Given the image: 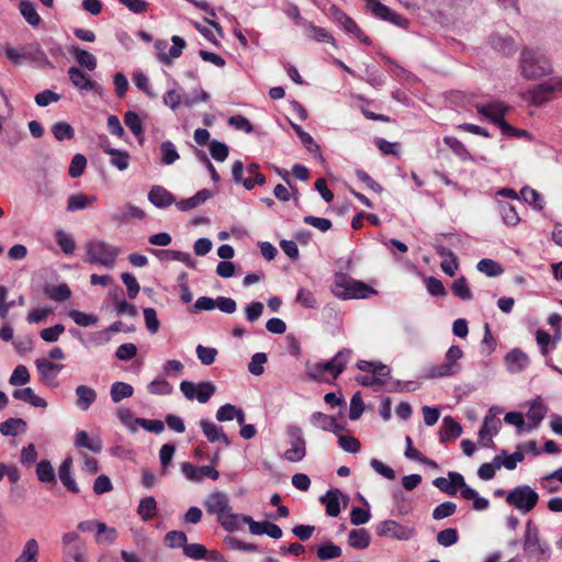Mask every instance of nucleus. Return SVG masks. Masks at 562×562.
Wrapping results in <instances>:
<instances>
[{
	"mask_svg": "<svg viewBox=\"0 0 562 562\" xmlns=\"http://www.w3.org/2000/svg\"><path fill=\"white\" fill-rule=\"evenodd\" d=\"M520 75L528 80H536L552 71L547 56L538 48L525 47L519 56Z\"/></svg>",
	"mask_w": 562,
	"mask_h": 562,
	"instance_id": "nucleus-1",
	"label": "nucleus"
},
{
	"mask_svg": "<svg viewBox=\"0 0 562 562\" xmlns=\"http://www.w3.org/2000/svg\"><path fill=\"white\" fill-rule=\"evenodd\" d=\"M331 291L336 297L341 300L368 299L376 293L370 285L342 272L335 274Z\"/></svg>",
	"mask_w": 562,
	"mask_h": 562,
	"instance_id": "nucleus-2",
	"label": "nucleus"
},
{
	"mask_svg": "<svg viewBox=\"0 0 562 562\" xmlns=\"http://www.w3.org/2000/svg\"><path fill=\"white\" fill-rule=\"evenodd\" d=\"M524 552L528 562H549L551 558L550 546L541 539L539 529L532 520L526 524Z\"/></svg>",
	"mask_w": 562,
	"mask_h": 562,
	"instance_id": "nucleus-3",
	"label": "nucleus"
},
{
	"mask_svg": "<svg viewBox=\"0 0 562 562\" xmlns=\"http://www.w3.org/2000/svg\"><path fill=\"white\" fill-rule=\"evenodd\" d=\"M351 357V350L344 348L339 350L334 358L325 362H316L310 369V376L314 380H323L325 373H329L334 379L345 370Z\"/></svg>",
	"mask_w": 562,
	"mask_h": 562,
	"instance_id": "nucleus-4",
	"label": "nucleus"
},
{
	"mask_svg": "<svg viewBox=\"0 0 562 562\" xmlns=\"http://www.w3.org/2000/svg\"><path fill=\"white\" fill-rule=\"evenodd\" d=\"M539 499L538 493L529 485H518L506 495V503L522 514L531 512Z\"/></svg>",
	"mask_w": 562,
	"mask_h": 562,
	"instance_id": "nucleus-5",
	"label": "nucleus"
},
{
	"mask_svg": "<svg viewBox=\"0 0 562 562\" xmlns=\"http://www.w3.org/2000/svg\"><path fill=\"white\" fill-rule=\"evenodd\" d=\"M120 250L102 240H92L87 245L88 261L108 268L114 266Z\"/></svg>",
	"mask_w": 562,
	"mask_h": 562,
	"instance_id": "nucleus-6",
	"label": "nucleus"
},
{
	"mask_svg": "<svg viewBox=\"0 0 562 562\" xmlns=\"http://www.w3.org/2000/svg\"><path fill=\"white\" fill-rule=\"evenodd\" d=\"M87 543L76 531H68L61 536V561H76L88 559Z\"/></svg>",
	"mask_w": 562,
	"mask_h": 562,
	"instance_id": "nucleus-7",
	"label": "nucleus"
},
{
	"mask_svg": "<svg viewBox=\"0 0 562 562\" xmlns=\"http://www.w3.org/2000/svg\"><path fill=\"white\" fill-rule=\"evenodd\" d=\"M286 435L291 447L284 452V458L290 462H299L303 460L306 454V442L301 427L296 425L288 426Z\"/></svg>",
	"mask_w": 562,
	"mask_h": 562,
	"instance_id": "nucleus-8",
	"label": "nucleus"
},
{
	"mask_svg": "<svg viewBox=\"0 0 562 562\" xmlns=\"http://www.w3.org/2000/svg\"><path fill=\"white\" fill-rule=\"evenodd\" d=\"M376 535L380 537H389L397 540H409L415 536L413 527L403 526L400 522L389 519L382 521L376 527Z\"/></svg>",
	"mask_w": 562,
	"mask_h": 562,
	"instance_id": "nucleus-9",
	"label": "nucleus"
},
{
	"mask_svg": "<svg viewBox=\"0 0 562 562\" xmlns=\"http://www.w3.org/2000/svg\"><path fill=\"white\" fill-rule=\"evenodd\" d=\"M555 92H562V77H552L529 91L535 104H543Z\"/></svg>",
	"mask_w": 562,
	"mask_h": 562,
	"instance_id": "nucleus-10",
	"label": "nucleus"
},
{
	"mask_svg": "<svg viewBox=\"0 0 562 562\" xmlns=\"http://www.w3.org/2000/svg\"><path fill=\"white\" fill-rule=\"evenodd\" d=\"M475 109L479 114L496 125L505 117L509 106L502 101H492L488 103H477L475 104Z\"/></svg>",
	"mask_w": 562,
	"mask_h": 562,
	"instance_id": "nucleus-11",
	"label": "nucleus"
},
{
	"mask_svg": "<svg viewBox=\"0 0 562 562\" xmlns=\"http://www.w3.org/2000/svg\"><path fill=\"white\" fill-rule=\"evenodd\" d=\"M205 508L209 514L216 515L217 520L232 510L229 498L224 492L212 493L205 501Z\"/></svg>",
	"mask_w": 562,
	"mask_h": 562,
	"instance_id": "nucleus-12",
	"label": "nucleus"
},
{
	"mask_svg": "<svg viewBox=\"0 0 562 562\" xmlns=\"http://www.w3.org/2000/svg\"><path fill=\"white\" fill-rule=\"evenodd\" d=\"M504 362L508 372L516 374L528 368L530 359L520 348H514L506 353Z\"/></svg>",
	"mask_w": 562,
	"mask_h": 562,
	"instance_id": "nucleus-13",
	"label": "nucleus"
},
{
	"mask_svg": "<svg viewBox=\"0 0 562 562\" xmlns=\"http://www.w3.org/2000/svg\"><path fill=\"white\" fill-rule=\"evenodd\" d=\"M68 77L70 82L81 91L101 92V86L75 66L68 69Z\"/></svg>",
	"mask_w": 562,
	"mask_h": 562,
	"instance_id": "nucleus-14",
	"label": "nucleus"
},
{
	"mask_svg": "<svg viewBox=\"0 0 562 562\" xmlns=\"http://www.w3.org/2000/svg\"><path fill=\"white\" fill-rule=\"evenodd\" d=\"M340 497L344 498V504L347 505L348 496L344 495L338 488H331L321 496L319 502L325 505L328 516L337 517L340 514Z\"/></svg>",
	"mask_w": 562,
	"mask_h": 562,
	"instance_id": "nucleus-15",
	"label": "nucleus"
},
{
	"mask_svg": "<svg viewBox=\"0 0 562 562\" xmlns=\"http://www.w3.org/2000/svg\"><path fill=\"white\" fill-rule=\"evenodd\" d=\"M357 368L361 371L372 373L374 378H379L376 382L378 386H382L385 384V378H387L391 372L390 368L383 363H376L366 360L358 361Z\"/></svg>",
	"mask_w": 562,
	"mask_h": 562,
	"instance_id": "nucleus-16",
	"label": "nucleus"
},
{
	"mask_svg": "<svg viewBox=\"0 0 562 562\" xmlns=\"http://www.w3.org/2000/svg\"><path fill=\"white\" fill-rule=\"evenodd\" d=\"M492 48L504 56H510L517 50L515 40L509 35L493 34L490 37Z\"/></svg>",
	"mask_w": 562,
	"mask_h": 562,
	"instance_id": "nucleus-17",
	"label": "nucleus"
},
{
	"mask_svg": "<svg viewBox=\"0 0 562 562\" xmlns=\"http://www.w3.org/2000/svg\"><path fill=\"white\" fill-rule=\"evenodd\" d=\"M200 427L202 429L203 435L210 442L214 443L217 441H223L226 446L231 445V440L228 439L227 435L223 431V428L217 426L216 424L207 419H201Z\"/></svg>",
	"mask_w": 562,
	"mask_h": 562,
	"instance_id": "nucleus-18",
	"label": "nucleus"
},
{
	"mask_svg": "<svg viewBox=\"0 0 562 562\" xmlns=\"http://www.w3.org/2000/svg\"><path fill=\"white\" fill-rule=\"evenodd\" d=\"M148 200L159 209L168 207L176 203L175 195L161 186H154L150 189Z\"/></svg>",
	"mask_w": 562,
	"mask_h": 562,
	"instance_id": "nucleus-19",
	"label": "nucleus"
},
{
	"mask_svg": "<svg viewBox=\"0 0 562 562\" xmlns=\"http://www.w3.org/2000/svg\"><path fill=\"white\" fill-rule=\"evenodd\" d=\"M76 394V406L82 411H88L97 400V392L91 386L81 384L75 390Z\"/></svg>",
	"mask_w": 562,
	"mask_h": 562,
	"instance_id": "nucleus-20",
	"label": "nucleus"
},
{
	"mask_svg": "<svg viewBox=\"0 0 562 562\" xmlns=\"http://www.w3.org/2000/svg\"><path fill=\"white\" fill-rule=\"evenodd\" d=\"M22 56L24 60H32L44 66L53 67L47 58L46 53L38 43H30L22 47Z\"/></svg>",
	"mask_w": 562,
	"mask_h": 562,
	"instance_id": "nucleus-21",
	"label": "nucleus"
},
{
	"mask_svg": "<svg viewBox=\"0 0 562 562\" xmlns=\"http://www.w3.org/2000/svg\"><path fill=\"white\" fill-rule=\"evenodd\" d=\"M213 196V193L209 189H202L198 191L193 196L183 199L180 201H176V206L181 212H187L189 210H193L198 207L199 205L203 204L205 201L211 199Z\"/></svg>",
	"mask_w": 562,
	"mask_h": 562,
	"instance_id": "nucleus-22",
	"label": "nucleus"
},
{
	"mask_svg": "<svg viewBox=\"0 0 562 562\" xmlns=\"http://www.w3.org/2000/svg\"><path fill=\"white\" fill-rule=\"evenodd\" d=\"M75 446L85 448L93 453H100L103 448L102 440L99 437H90L86 430H78L75 437Z\"/></svg>",
	"mask_w": 562,
	"mask_h": 562,
	"instance_id": "nucleus-23",
	"label": "nucleus"
},
{
	"mask_svg": "<svg viewBox=\"0 0 562 562\" xmlns=\"http://www.w3.org/2000/svg\"><path fill=\"white\" fill-rule=\"evenodd\" d=\"M499 424V419H497L493 414H488L484 417L483 425L479 430V437L481 441L485 438L487 439V442L484 443L485 447L493 445L492 437L498 432Z\"/></svg>",
	"mask_w": 562,
	"mask_h": 562,
	"instance_id": "nucleus-24",
	"label": "nucleus"
},
{
	"mask_svg": "<svg viewBox=\"0 0 562 562\" xmlns=\"http://www.w3.org/2000/svg\"><path fill=\"white\" fill-rule=\"evenodd\" d=\"M72 459L66 458L58 469V476L63 485L71 493H79V487L71 474Z\"/></svg>",
	"mask_w": 562,
	"mask_h": 562,
	"instance_id": "nucleus-25",
	"label": "nucleus"
},
{
	"mask_svg": "<svg viewBox=\"0 0 562 562\" xmlns=\"http://www.w3.org/2000/svg\"><path fill=\"white\" fill-rule=\"evenodd\" d=\"M462 434L461 425L456 422L452 417L446 416L442 420V427L440 428L439 436L440 442H447L452 439L459 438Z\"/></svg>",
	"mask_w": 562,
	"mask_h": 562,
	"instance_id": "nucleus-26",
	"label": "nucleus"
},
{
	"mask_svg": "<svg viewBox=\"0 0 562 562\" xmlns=\"http://www.w3.org/2000/svg\"><path fill=\"white\" fill-rule=\"evenodd\" d=\"M12 396L15 400L25 402L31 404L34 407H41L45 408L47 407V402L43 397L36 395L32 387H23V389H16L13 391Z\"/></svg>",
	"mask_w": 562,
	"mask_h": 562,
	"instance_id": "nucleus-27",
	"label": "nucleus"
},
{
	"mask_svg": "<svg viewBox=\"0 0 562 562\" xmlns=\"http://www.w3.org/2000/svg\"><path fill=\"white\" fill-rule=\"evenodd\" d=\"M35 364L43 381L55 380L63 369L61 364L54 363L47 359H36Z\"/></svg>",
	"mask_w": 562,
	"mask_h": 562,
	"instance_id": "nucleus-28",
	"label": "nucleus"
},
{
	"mask_svg": "<svg viewBox=\"0 0 562 562\" xmlns=\"http://www.w3.org/2000/svg\"><path fill=\"white\" fill-rule=\"evenodd\" d=\"M172 45L169 48L168 53L159 54L158 58L161 63L166 65H171L172 59L179 58L182 55L183 48L186 47V41L178 35H173L171 37Z\"/></svg>",
	"mask_w": 562,
	"mask_h": 562,
	"instance_id": "nucleus-29",
	"label": "nucleus"
},
{
	"mask_svg": "<svg viewBox=\"0 0 562 562\" xmlns=\"http://www.w3.org/2000/svg\"><path fill=\"white\" fill-rule=\"evenodd\" d=\"M461 371V366H451L447 361L434 364L428 368L426 376L429 379H438V378H446V376H452L458 374Z\"/></svg>",
	"mask_w": 562,
	"mask_h": 562,
	"instance_id": "nucleus-30",
	"label": "nucleus"
},
{
	"mask_svg": "<svg viewBox=\"0 0 562 562\" xmlns=\"http://www.w3.org/2000/svg\"><path fill=\"white\" fill-rule=\"evenodd\" d=\"M103 151L111 156L110 164L120 171H124L130 166V155L125 150L116 149L111 146H103Z\"/></svg>",
	"mask_w": 562,
	"mask_h": 562,
	"instance_id": "nucleus-31",
	"label": "nucleus"
},
{
	"mask_svg": "<svg viewBox=\"0 0 562 562\" xmlns=\"http://www.w3.org/2000/svg\"><path fill=\"white\" fill-rule=\"evenodd\" d=\"M305 33L310 40L322 43L327 42L336 46V40L334 36L324 27L314 25L311 22L305 23Z\"/></svg>",
	"mask_w": 562,
	"mask_h": 562,
	"instance_id": "nucleus-32",
	"label": "nucleus"
},
{
	"mask_svg": "<svg viewBox=\"0 0 562 562\" xmlns=\"http://www.w3.org/2000/svg\"><path fill=\"white\" fill-rule=\"evenodd\" d=\"M370 533L367 529L359 528L352 529L348 535V543L351 548L357 550L367 549L370 544Z\"/></svg>",
	"mask_w": 562,
	"mask_h": 562,
	"instance_id": "nucleus-33",
	"label": "nucleus"
},
{
	"mask_svg": "<svg viewBox=\"0 0 562 562\" xmlns=\"http://www.w3.org/2000/svg\"><path fill=\"white\" fill-rule=\"evenodd\" d=\"M95 201V195H87L85 193L71 194L67 200L66 209L68 212L85 210Z\"/></svg>",
	"mask_w": 562,
	"mask_h": 562,
	"instance_id": "nucleus-34",
	"label": "nucleus"
},
{
	"mask_svg": "<svg viewBox=\"0 0 562 562\" xmlns=\"http://www.w3.org/2000/svg\"><path fill=\"white\" fill-rule=\"evenodd\" d=\"M330 12L333 20L338 23L347 33L353 34L355 32H359V26L357 23L342 10L334 5L330 8Z\"/></svg>",
	"mask_w": 562,
	"mask_h": 562,
	"instance_id": "nucleus-35",
	"label": "nucleus"
},
{
	"mask_svg": "<svg viewBox=\"0 0 562 562\" xmlns=\"http://www.w3.org/2000/svg\"><path fill=\"white\" fill-rule=\"evenodd\" d=\"M26 430V422L22 418H9L0 424V432L3 436L15 437Z\"/></svg>",
	"mask_w": 562,
	"mask_h": 562,
	"instance_id": "nucleus-36",
	"label": "nucleus"
},
{
	"mask_svg": "<svg viewBox=\"0 0 562 562\" xmlns=\"http://www.w3.org/2000/svg\"><path fill=\"white\" fill-rule=\"evenodd\" d=\"M145 217V212L136 205L125 204L122 209L117 210L112 218L117 222H125L131 218L143 220Z\"/></svg>",
	"mask_w": 562,
	"mask_h": 562,
	"instance_id": "nucleus-37",
	"label": "nucleus"
},
{
	"mask_svg": "<svg viewBox=\"0 0 562 562\" xmlns=\"http://www.w3.org/2000/svg\"><path fill=\"white\" fill-rule=\"evenodd\" d=\"M19 10L24 20L33 27H36L41 23V16L38 15L35 5L30 0H21L19 3Z\"/></svg>",
	"mask_w": 562,
	"mask_h": 562,
	"instance_id": "nucleus-38",
	"label": "nucleus"
},
{
	"mask_svg": "<svg viewBox=\"0 0 562 562\" xmlns=\"http://www.w3.org/2000/svg\"><path fill=\"white\" fill-rule=\"evenodd\" d=\"M137 514L144 521L153 519L157 514V502L154 496H147L140 499Z\"/></svg>",
	"mask_w": 562,
	"mask_h": 562,
	"instance_id": "nucleus-39",
	"label": "nucleus"
},
{
	"mask_svg": "<svg viewBox=\"0 0 562 562\" xmlns=\"http://www.w3.org/2000/svg\"><path fill=\"white\" fill-rule=\"evenodd\" d=\"M247 172L249 177L243 181V186L246 190H252L256 184L263 186L266 183V177L259 172V166L255 162L247 166Z\"/></svg>",
	"mask_w": 562,
	"mask_h": 562,
	"instance_id": "nucleus-40",
	"label": "nucleus"
},
{
	"mask_svg": "<svg viewBox=\"0 0 562 562\" xmlns=\"http://www.w3.org/2000/svg\"><path fill=\"white\" fill-rule=\"evenodd\" d=\"M443 143L452 150V153L458 156L461 160H473L472 155L467 149L461 140L453 136H445Z\"/></svg>",
	"mask_w": 562,
	"mask_h": 562,
	"instance_id": "nucleus-41",
	"label": "nucleus"
},
{
	"mask_svg": "<svg viewBox=\"0 0 562 562\" xmlns=\"http://www.w3.org/2000/svg\"><path fill=\"white\" fill-rule=\"evenodd\" d=\"M71 53L75 56L77 63L81 67H83L90 71H92L97 68V58L88 50H85V49L76 46V47H72Z\"/></svg>",
	"mask_w": 562,
	"mask_h": 562,
	"instance_id": "nucleus-42",
	"label": "nucleus"
},
{
	"mask_svg": "<svg viewBox=\"0 0 562 562\" xmlns=\"http://www.w3.org/2000/svg\"><path fill=\"white\" fill-rule=\"evenodd\" d=\"M133 393V386L125 382H114L110 389L111 400L114 403H119L124 398L131 397Z\"/></svg>",
	"mask_w": 562,
	"mask_h": 562,
	"instance_id": "nucleus-43",
	"label": "nucleus"
},
{
	"mask_svg": "<svg viewBox=\"0 0 562 562\" xmlns=\"http://www.w3.org/2000/svg\"><path fill=\"white\" fill-rule=\"evenodd\" d=\"M40 553L38 543L35 539H29L15 562H37Z\"/></svg>",
	"mask_w": 562,
	"mask_h": 562,
	"instance_id": "nucleus-44",
	"label": "nucleus"
},
{
	"mask_svg": "<svg viewBox=\"0 0 562 562\" xmlns=\"http://www.w3.org/2000/svg\"><path fill=\"white\" fill-rule=\"evenodd\" d=\"M499 214L504 223L508 226H515L519 223L520 217L516 207L507 202H498Z\"/></svg>",
	"mask_w": 562,
	"mask_h": 562,
	"instance_id": "nucleus-45",
	"label": "nucleus"
},
{
	"mask_svg": "<svg viewBox=\"0 0 562 562\" xmlns=\"http://www.w3.org/2000/svg\"><path fill=\"white\" fill-rule=\"evenodd\" d=\"M476 268L481 273L490 278L498 277L504 272L503 267L497 261L487 258L481 259Z\"/></svg>",
	"mask_w": 562,
	"mask_h": 562,
	"instance_id": "nucleus-46",
	"label": "nucleus"
},
{
	"mask_svg": "<svg viewBox=\"0 0 562 562\" xmlns=\"http://www.w3.org/2000/svg\"><path fill=\"white\" fill-rule=\"evenodd\" d=\"M36 476L43 483H56L55 471L48 460H42L37 463Z\"/></svg>",
	"mask_w": 562,
	"mask_h": 562,
	"instance_id": "nucleus-47",
	"label": "nucleus"
},
{
	"mask_svg": "<svg viewBox=\"0 0 562 562\" xmlns=\"http://www.w3.org/2000/svg\"><path fill=\"white\" fill-rule=\"evenodd\" d=\"M246 515L243 514H234L232 510L227 512L223 517H221L217 521L221 526L228 532H234L240 529V522H243V517Z\"/></svg>",
	"mask_w": 562,
	"mask_h": 562,
	"instance_id": "nucleus-48",
	"label": "nucleus"
},
{
	"mask_svg": "<svg viewBox=\"0 0 562 562\" xmlns=\"http://www.w3.org/2000/svg\"><path fill=\"white\" fill-rule=\"evenodd\" d=\"M161 164L172 165L179 159V153L171 140H164L160 144Z\"/></svg>",
	"mask_w": 562,
	"mask_h": 562,
	"instance_id": "nucleus-49",
	"label": "nucleus"
},
{
	"mask_svg": "<svg viewBox=\"0 0 562 562\" xmlns=\"http://www.w3.org/2000/svg\"><path fill=\"white\" fill-rule=\"evenodd\" d=\"M54 137L59 140H69L75 137L74 127L67 122H57L52 126Z\"/></svg>",
	"mask_w": 562,
	"mask_h": 562,
	"instance_id": "nucleus-50",
	"label": "nucleus"
},
{
	"mask_svg": "<svg viewBox=\"0 0 562 562\" xmlns=\"http://www.w3.org/2000/svg\"><path fill=\"white\" fill-rule=\"evenodd\" d=\"M520 196L525 202L532 205L535 210L541 211L543 209V200L537 190L524 187L520 190Z\"/></svg>",
	"mask_w": 562,
	"mask_h": 562,
	"instance_id": "nucleus-51",
	"label": "nucleus"
},
{
	"mask_svg": "<svg viewBox=\"0 0 562 562\" xmlns=\"http://www.w3.org/2000/svg\"><path fill=\"white\" fill-rule=\"evenodd\" d=\"M45 294L55 302H64L71 296V290L66 283L46 288Z\"/></svg>",
	"mask_w": 562,
	"mask_h": 562,
	"instance_id": "nucleus-52",
	"label": "nucleus"
},
{
	"mask_svg": "<svg viewBox=\"0 0 562 562\" xmlns=\"http://www.w3.org/2000/svg\"><path fill=\"white\" fill-rule=\"evenodd\" d=\"M56 243L66 255L74 254L76 249V243L74 237L63 229H59L55 234Z\"/></svg>",
	"mask_w": 562,
	"mask_h": 562,
	"instance_id": "nucleus-53",
	"label": "nucleus"
},
{
	"mask_svg": "<svg viewBox=\"0 0 562 562\" xmlns=\"http://www.w3.org/2000/svg\"><path fill=\"white\" fill-rule=\"evenodd\" d=\"M341 548L335 543L328 542L317 548V558L322 561L339 558L341 555Z\"/></svg>",
	"mask_w": 562,
	"mask_h": 562,
	"instance_id": "nucleus-54",
	"label": "nucleus"
},
{
	"mask_svg": "<svg viewBox=\"0 0 562 562\" xmlns=\"http://www.w3.org/2000/svg\"><path fill=\"white\" fill-rule=\"evenodd\" d=\"M95 536L98 542L113 543L117 538V531L113 527H108L104 522H98Z\"/></svg>",
	"mask_w": 562,
	"mask_h": 562,
	"instance_id": "nucleus-55",
	"label": "nucleus"
},
{
	"mask_svg": "<svg viewBox=\"0 0 562 562\" xmlns=\"http://www.w3.org/2000/svg\"><path fill=\"white\" fill-rule=\"evenodd\" d=\"M546 407L538 402H533L527 412V419L529 422L530 428L537 427L540 422L544 418Z\"/></svg>",
	"mask_w": 562,
	"mask_h": 562,
	"instance_id": "nucleus-56",
	"label": "nucleus"
},
{
	"mask_svg": "<svg viewBox=\"0 0 562 562\" xmlns=\"http://www.w3.org/2000/svg\"><path fill=\"white\" fill-rule=\"evenodd\" d=\"M216 392V387L212 382H200L196 384L195 396L199 403H206Z\"/></svg>",
	"mask_w": 562,
	"mask_h": 562,
	"instance_id": "nucleus-57",
	"label": "nucleus"
},
{
	"mask_svg": "<svg viewBox=\"0 0 562 562\" xmlns=\"http://www.w3.org/2000/svg\"><path fill=\"white\" fill-rule=\"evenodd\" d=\"M452 293L461 299L462 301H469L472 299V293L468 286L467 279L464 277H460L454 280L451 285Z\"/></svg>",
	"mask_w": 562,
	"mask_h": 562,
	"instance_id": "nucleus-58",
	"label": "nucleus"
},
{
	"mask_svg": "<svg viewBox=\"0 0 562 562\" xmlns=\"http://www.w3.org/2000/svg\"><path fill=\"white\" fill-rule=\"evenodd\" d=\"M210 154L213 159L216 161H224L228 157L229 149L228 146L220 140L213 139L210 142Z\"/></svg>",
	"mask_w": 562,
	"mask_h": 562,
	"instance_id": "nucleus-59",
	"label": "nucleus"
},
{
	"mask_svg": "<svg viewBox=\"0 0 562 562\" xmlns=\"http://www.w3.org/2000/svg\"><path fill=\"white\" fill-rule=\"evenodd\" d=\"M558 338L559 337L552 338L547 331H544L542 329H538L536 331V340H537V344L540 347V352H541L542 356L546 357L549 353L550 346L554 347L555 340Z\"/></svg>",
	"mask_w": 562,
	"mask_h": 562,
	"instance_id": "nucleus-60",
	"label": "nucleus"
},
{
	"mask_svg": "<svg viewBox=\"0 0 562 562\" xmlns=\"http://www.w3.org/2000/svg\"><path fill=\"white\" fill-rule=\"evenodd\" d=\"M124 123L136 137L143 135V124L137 113L127 111L124 115Z\"/></svg>",
	"mask_w": 562,
	"mask_h": 562,
	"instance_id": "nucleus-61",
	"label": "nucleus"
},
{
	"mask_svg": "<svg viewBox=\"0 0 562 562\" xmlns=\"http://www.w3.org/2000/svg\"><path fill=\"white\" fill-rule=\"evenodd\" d=\"M30 379L31 376L27 368L23 364H19L13 370L9 379V383L14 386L25 385L26 383H29Z\"/></svg>",
	"mask_w": 562,
	"mask_h": 562,
	"instance_id": "nucleus-62",
	"label": "nucleus"
},
{
	"mask_svg": "<svg viewBox=\"0 0 562 562\" xmlns=\"http://www.w3.org/2000/svg\"><path fill=\"white\" fill-rule=\"evenodd\" d=\"M148 392L155 395H169L172 393V385L165 379H156L148 386Z\"/></svg>",
	"mask_w": 562,
	"mask_h": 562,
	"instance_id": "nucleus-63",
	"label": "nucleus"
},
{
	"mask_svg": "<svg viewBox=\"0 0 562 562\" xmlns=\"http://www.w3.org/2000/svg\"><path fill=\"white\" fill-rule=\"evenodd\" d=\"M87 159L82 154H76L70 162L68 173L71 178H79L85 172Z\"/></svg>",
	"mask_w": 562,
	"mask_h": 562,
	"instance_id": "nucleus-64",
	"label": "nucleus"
}]
</instances>
